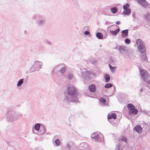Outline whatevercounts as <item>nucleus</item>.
<instances>
[{
  "mask_svg": "<svg viewBox=\"0 0 150 150\" xmlns=\"http://www.w3.org/2000/svg\"><path fill=\"white\" fill-rule=\"evenodd\" d=\"M137 43L138 48L140 50V52L142 53H144V47L141 40L138 39L137 41Z\"/></svg>",
  "mask_w": 150,
  "mask_h": 150,
  "instance_id": "obj_1",
  "label": "nucleus"
},
{
  "mask_svg": "<svg viewBox=\"0 0 150 150\" xmlns=\"http://www.w3.org/2000/svg\"><path fill=\"white\" fill-rule=\"evenodd\" d=\"M76 91L75 88L73 86H70L67 89V92L70 95H72Z\"/></svg>",
  "mask_w": 150,
  "mask_h": 150,
  "instance_id": "obj_2",
  "label": "nucleus"
},
{
  "mask_svg": "<svg viewBox=\"0 0 150 150\" xmlns=\"http://www.w3.org/2000/svg\"><path fill=\"white\" fill-rule=\"evenodd\" d=\"M88 89L91 92H94L96 91V88L94 84L90 85L88 87Z\"/></svg>",
  "mask_w": 150,
  "mask_h": 150,
  "instance_id": "obj_3",
  "label": "nucleus"
},
{
  "mask_svg": "<svg viewBox=\"0 0 150 150\" xmlns=\"http://www.w3.org/2000/svg\"><path fill=\"white\" fill-rule=\"evenodd\" d=\"M134 129L137 132L141 133L142 131V129L140 125H137L134 128Z\"/></svg>",
  "mask_w": 150,
  "mask_h": 150,
  "instance_id": "obj_4",
  "label": "nucleus"
},
{
  "mask_svg": "<svg viewBox=\"0 0 150 150\" xmlns=\"http://www.w3.org/2000/svg\"><path fill=\"white\" fill-rule=\"evenodd\" d=\"M128 30H126L122 31V37L125 38L128 35Z\"/></svg>",
  "mask_w": 150,
  "mask_h": 150,
  "instance_id": "obj_5",
  "label": "nucleus"
},
{
  "mask_svg": "<svg viewBox=\"0 0 150 150\" xmlns=\"http://www.w3.org/2000/svg\"><path fill=\"white\" fill-rule=\"evenodd\" d=\"M108 120L112 118L115 119L117 117V115L113 113L108 115Z\"/></svg>",
  "mask_w": 150,
  "mask_h": 150,
  "instance_id": "obj_6",
  "label": "nucleus"
},
{
  "mask_svg": "<svg viewBox=\"0 0 150 150\" xmlns=\"http://www.w3.org/2000/svg\"><path fill=\"white\" fill-rule=\"evenodd\" d=\"M71 102L77 103L78 102V99L75 96H72L71 98L69 99Z\"/></svg>",
  "mask_w": 150,
  "mask_h": 150,
  "instance_id": "obj_7",
  "label": "nucleus"
},
{
  "mask_svg": "<svg viewBox=\"0 0 150 150\" xmlns=\"http://www.w3.org/2000/svg\"><path fill=\"white\" fill-rule=\"evenodd\" d=\"M132 113L136 114L138 112V111L135 108V107L132 104Z\"/></svg>",
  "mask_w": 150,
  "mask_h": 150,
  "instance_id": "obj_8",
  "label": "nucleus"
},
{
  "mask_svg": "<svg viewBox=\"0 0 150 150\" xmlns=\"http://www.w3.org/2000/svg\"><path fill=\"white\" fill-rule=\"evenodd\" d=\"M119 30L120 29H117L116 30L114 31H110V33L112 34L115 35L119 31Z\"/></svg>",
  "mask_w": 150,
  "mask_h": 150,
  "instance_id": "obj_9",
  "label": "nucleus"
},
{
  "mask_svg": "<svg viewBox=\"0 0 150 150\" xmlns=\"http://www.w3.org/2000/svg\"><path fill=\"white\" fill-rule=\"evenodd\" d=\"M105 80L106 82H108L110 80V77L109 75L106 74L105 76Z\"/></svg>",
  "mask_w": 150,
  "mask_h": 150,
  "instance_id": "obj_10",
  "label": "nucleus"
},
{
  "mask_svg": "<svg viewBox=\"0 0 150 150\" xmlns=\"http://www.w3.org/2000/svg\"><path fill=\"white\" fill-rule=\"evenodd\" d=\"M96 36L99 39H101L103 38L102 35L100 33H98L96 34Z\"/></svg>",
  "mask_w": 150,
  "mask_h": 150,
  "instance_id": "obj_11",
  "label": "nucleus"
},
{
  "mask_svg": "<svg viewBox=\"0 0 150 150\" xmlns=\"http://www.w3.org/2000/svg\"><path fill=\"white\" fill-rule=\"evenodd\" d=\"M127 107L129 110V115H130L131 114V104H128Z\"/></svg>",
  "mask_w": 150,
  "mask_h": 150,
  "instance_id": "obj_12",
  "label": "nucleus"
},
{
  "mask_svg": "<svg viewBox=\"0 0 150 150\" xmlns=\"http://www.w3.org/2000/svg\"><path fill=\"white\" fill-rule=\"evenodd\" d=\"M117 8L116 7L113 8H111V11L113 13H116V12H117Z\"/></svg>",
  "mask_w": 150,
  "mask_h": 150,
  "instance_id": "obj_13",
  "label": "nucleus"
},
{
  "mask_svg": "<svg viewBox=\"0 0 150 150\" xmlns=\"http://www.w3.org/2000/svg\"><path fill=\"white\" fill-rule=\"evenodd\" d=\"M138 2L140 4H142L144 5L146 3V2L145 0H137Z\"/></svg>",
  "mask_w": 150,
  "mask_h": 150,
  "instance_id": "obj_14",
  "label": "nucleus"
},
{
  "mask_svg": "<svg viewBox=\"0 0 150 150\" xmlns=\"http://www.w3.org/2000/svg\"><path fill=\"white\" fill-rule=\"evenodd\" d=\"M131 12V10L130 9H127L126 11H124L123 12V13L125 14H130Z\"/></svg>",
  "mask_w": 150,
  "mask_h": 150,
  "instance_id": "obj_15",
  "label": "nucleus"
},
{
  "mask_svg": "<svg viewBox=\"0 0 150 150\" xmlns=\"http://www.w3.org/2000/svg\"><path fill=\"white\" fill-rule=\"evenodd\" d=\"M40 125L39 124H37L35 125V128L37 131H38L40 128Z\"/></svg>",
  "mask_w": 150,
  "mask_h": 150,
  "instance_id": "obj_16",
  "label": "nucleus"
},
{
  "mask_svg": "<svg viewBox=\"0 0 150 150\" xmlns=\"http://www.w3.org/2000/svg\"><path fill=\"white\" fill-rule=\"evenodd\" d=\"M55 143L57 146H59L60 144V141L59 139H56L55 142Z\"/></svg>",
  "mask_w": 150,
  "mask_h": 150,
  "instance_id": "obj_17",
  "label": "nucleus"
},
{
  "mask_svg": "<svg viewBox=\"0 0 150 150\" xmlns=\"http://www.w3.org/2000/svg\"><path fill=\"white\" fill-rule=\"evenodd\" d=\"M119 51L123 53V51L125 50V47L123 46H121L119 48Z\"/></svg>",
  "mask_w": 150,
  "mask_h": 150,
  "instance_id": "obj_18",
  "label": "nucleus"
},
{
  "mask_svg": "<svg viewBox=\"0 0 150 150\" xmlns=\"http://www.w3.org/2000/svg\"><path fill=\"white\" fill-rule=\"evenodd\" d=\"M141 73L143 76H146L147 74L146 71L144 70H143L141 71Z\"/></svg>",
  "mask_w": 150,
  "mask_h": 150,
  "instance_id": "obj_19",
  "label": "nucleus"
},
{
  "mask_svg": "<svg viewBox=\"0 0 150 150\" xmlns=\"http://www.w3.org/2000/svg\"><path fill=\"white\" fill-rule=\"evenodd\" d=\"M112 86V85L111 84L108 83L105 85V88H109L111 87Z\"/></svg>",
  "mask_w": 150,
  "mask_h": 150,
  "instance_id": "obj_20",
  "label": "nucleus"
},
{
  "mask_svg": "<svg viewBox=\"0 0 150 150\" xmlns=\"http://www.w3.org/2000/svg\"><path fill=\"white\" fill-rule=\"evenodd\" d=\"M23 81V79H20L18 82V84H17V86H19L21 85Z\"/></svg>",
  "mask_w": 150,
  "mask_h": 150,
  "instance_id": "obj_21",
  "label": "nucleus"
},
{
  "mask_svg": "<svg viewBox=\"0 0 150 150\" xmlns=\"http://www.w3.org/2000/svg\"><path fill=\"white\" fill-rule=\"evenodd\" d=\"M100 102L103 103L106 102L105 99L103 98H101L100 99Z\"/></svg>",
  "mask_w": 150,
  "mask_h": 150,
  "instance_id": "obj_22",
  "label": "nucleus"
},
{
  "mask_svg": "<svg viewBox=\"0 0 150 150\" xmlns=\"http://www.w3.org/2000/svg\"><path fill=\"white\" fill-rule=\"evenodd\" d=\"M129 7V5L128 4H126L125 5L123 6V8L124 9L126 10Z\"/></svg>",
  "mask_w": 150,
  "mask_h": 150,
  "instance_id": "obj_23",
  "label": "nucleus"
},
{
  "mask_svg": "<svg viewBox=\"0 0 150 150\" xmlns=\"http://www.w3.org/2000/svg\"><path fill=\"white\" fill-rule=\"evenodd\" d=\"M66 70V69L65 68H62L60 70V72L61 73H64L65 71Z\"/></svg>",
  "mask_w": 150,
  "mask_h": 150,
  "instance_id": "obj_24",
  "label": "nucleus"
},
{
  "mask_svg": "<svg viewBox=\"0 0 150 150\" xmlns=\"http://www.w3.org/2000/svg\"><path fill=\"white\" fill-rule=\"evenodd\" d=\"M125 42L127 44H129L130 42V40L128 39H126L125 40Z\"/></svg>",
  "mask_w": 150,
  "mask_h": 150,
  "instance_id": "obj_25",
  "label": "nucleus"
},
{
  "mask_svg": "<svg viewBox=\"0 0 150 150\" xmlns=\"http://www.w3.org/2000/svg\"><path fill=\"white\" fill-rule=\"evenodd\" d=\"M121 140L122 141H124L125 142H126L127 140V139L126 138L124 137H122Z\"/></svg>",
  "mask_w": 150,
  "mask_h": 150,
  "instance_id": "obj_26",
  "label": "nucleus"
},
{
  "mask_svg": "<svg viewBox=\"0 0 150 150\" xmlns=\"http://www.w3.org/2000/svg\"><path fill=\"white\" fill-rule=\"evenodd\" d=\"M73 76L71 74H69L68 78L69 79H72L73 78Z\"/></svg>",
  "mask_w": 150,
  "mask_h": 150,
  "instance_id": "obj_27",
  "label": "nucleus"
},
{
  "mask_svg": "<svg viewBox=\"0 0 150 150\" xmlns=\"http://www.w3.org/2000/svg\"><path fill=\"white\" fill-rule=\"evenodd\" d=\"M93 139H95L96 140H97L98 139V136H95L93 137Z\"/></svg>",
  "mask_w": 150,
  "mask_h": 150,
  "instance_id": "obj_28",
  "label": "nucleus"
},
{
  "mask_svg": "<svg viewBox=\"0 0 150 150\" xmlns=\"http://www.w3.org/2000/svg\"><path fill=\"white\" fill-rule=\"evenodd\" d=\"M120 150V147L118 146H117L115 150Z\"/></svg>",
  "mask_w": 150,
  "mask_h": 150,
  "instance_id": "obj_29",
  "label": "nucleus"
},
{
  "mask_svg": "<svg viewBox=\"0 0 150 150\" xmlns=\"http://www.w3.org/2000/svg\"><path fill=\"white\" fill-rule=\"evenodd\" d=\"M89 32L88 31H86L84 32V34L85 35H87L89 34Z\"/></svg>",
  "mask_w": 150,
  "mask_h": 150,
  "instance_id": "obj_30",
  "label": "nucleus"
},
{
  "mask_svg": "<svg viewBox=\"0 0 150 150\" xmlns=\"http://www.w3.org/2000/svg\"><path fill=\"white\" fill-rule=\"evenodd\" d=\"M120 22L119 21H117L116 22V24H117L118 25V24H120Z\"/></svg>",
  "mask_w": 150,
  "mask_h": 150,
  "instance_id": "obj_31",
  "label": "nucleus"
},
{
  "mask_svg": "<svg viewBox=\"0 0 150 150\" xmlns=\"http://www.w3.org/2000/svg\"><path fill=\"white\" fill-rule=\"evenodd\" d=\"M146 58V56H144V59H145Z\"/></svg>",
  "mask_w": 150,
  "mask_h": 150,
  "instance_id": "obj_32",
  "label": "nucleus"
},
{
  "mask_svg": "<svg viewBox=\"0 0 150 150\" xmlns=\"http://www.w3.org/2000/svg\"><path fill=\"white\" fill-rule=\"evenodd\" d=\"M110 67H111V66H110Z\"/></svg>",
  "mask_w": 150,
  "mask_h": 150,
  "instance_id": "obj_33",
  "label": "nucleus"
},
{
  "mask_svg": "<svg viewBox=\"0 0 150 150\" xmlns=\"http://www.w3.org/2000/svg\"><path fill=\"white\" fill-rule=\"evenodd\" d=\"M141 91H142V89H141Z\"/></svg>",
  "mask_w": 150,
  "mask_h": 150,
  "instance_id": "obj_34",
  "label": "nucleus"
}]
</instances>
